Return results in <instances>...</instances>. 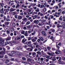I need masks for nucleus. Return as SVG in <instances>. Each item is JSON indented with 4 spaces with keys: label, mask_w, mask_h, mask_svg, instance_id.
I'll use <instances>...</instances> for the list:
<instances>
[{
    "label": "nucleus",
    "mask_w": 65,
    "mask_h": 65,
    "mask_svg": "<svg viewBox=\"0 0 65 65\" xmlns=\"http://www.w3.org/2000/svg\"><path fill=\"white\" fill-rule=\"evenodd\" d=\"M25 39V38H24L22 40V43L24 44H27L28 47H31L32 48H33V46H32V44H31V41H27L25 43L27 40L26 39Z\"/></svg>",
    "instance_id": "1"
},
{
    "label": "nucleus",
    "mask_w": 65,
    "mask_h": 65,
    "mask_svg": "<svg viewBox=\"0 0 65 65\" xmlns=\"http://www.w3.org/2000/svg\"><path fill=\"white\" fill-rule=\"evenodd\" d=\"M4 40L2 39V38H0V45L3 46H4Z\"/></svg>",
    "instance_id": "2"
},
{
    "label": "nucleus",
    "mask_w": 65,
    "mask_h": 65,
    "mask_svg": "<svg viewBox=\"0 0 65 65\" xmlns=\"http://www.w3.org/2000/svg\"><path fill=\"white\" fill-rule=\"evenodd\" d=\"M2 48L1 47H0V51H2ZM3 51H0V54H2V55H3L5 54V49L4 48H3Z\"/></svg>",
    "instance_id": "3"
},
{
    "label": "nucleus",
    "mask_w": 65,
    "mask_h": 65,
    "mask_svg": "<svg viewBox=\"0 0 65 65\" xmlns=\"http://www.w3.org/2000/svg\"><path fill=\"white\" fill-rule=\"evenodd\" d=\"M27 18H24L22 19L23 21L21 22V24L23 25V24H25L26 23L27 21Z\"/></svg>",
    "instance_id": "4"
},
{
    "label": "nucleus",
    "mask_w": 65,
    "mask_h": 65,
    "mask_svg": "<svg viewBox=\"0 0 65 65\" xmlns=\"http://www.w3.org/2000/svg\"><path fill=\"white\" fill-rule=\"evenodd\" d=\"M42 34V35L44 36H46V33L44 31H42L41 32Z\"/></svg>",
    "instance_id": "5"
},
{
    "label": "nucleus",
    "mask_w": 65,
    "mask_h": 65,
    "mask_svg": "<svg viewBox=\"0 0 65 65\" xmlns=\"http://www.w3.org/2000/svg\"><path fill=\"white\" fill-rule=\"evenodd\" d=\"M50 59L51 60H52L53 61H55L56 60V58L55 56L51 57L50 58Z\"/></svg>",
    "instance_id": "6"
},
{
    "label": "nucleus",
    "mask_w": 65,
    "mask_h": 65,
    "mask_svg": "<svg viewBox=\"0 0 65 65\" xmlns=\"http://www.w3.org/2000/svg\"><path fill=\"white\" fill-rule=\"evenodd\" d=\"M56 54H61V52L60 51L58 50H56V51L55 52Z\"/></svg>",
    "instance_id": "7"
},
{
    "label": "nucleus",
    "mask_w": 65,
    "mask_h": 65,
    "mask_svg": "<svg viewBox=\"0 0 65 65\" xmlns=\"http://www.w3.org/2000/svg\"><path fill=\"white\" fill-rule=\"evenodd\" d=\"M34 22L35 24H38L39 23V20H35L34 21Z\"/></svg>",
    "instance_id": "8"
},
{
    "label": "nucleus",
    "mask_w": 65,
    "mask_h": 65,
    "mask_svg": "<svg viewBox=\"0 0 65 65\" xmlns=\"http://www.w3.org/2000/svg\"><path fill=\"white\" fill-rule=\"evenodd\" d=\"M37 39V37H34L33 39V42H35Z\"/></svg>",
    "instance_id": "9"
},
{
    "label": "nucleus",
    "mask_w": 65,
    "mask_h": 65,
    "mask_svg": "<svg viewBox=\"0 0 65 65\" xmlns=\"http://www.w3.org/2000/svg\"><path fill=\"white\" fill-rule=\"evenodd\" d=\"M16 10V9H13V8H11L9 10L10 11V12H12V11H14L15 10Z\"/></svg>",
    "instance_id": "10"
},
{
    "label": "nucleus",
    "mask_w": 65,
    "mask_h": 65,
    "mask_svg": "<svg viewBox=\"0 0 65 65\" xmlns=\"http://www.w3.org/2000/svg\"><path fill=\"white\" fill-rule=\"evenodd\" d=\"M33 27V24H31L30 25H29L27 26V29H29L30 27L32 28Z\"/></svg>",
    "instance_id": "11"
},
{
    "label": "nucleus",
    "mask_w": 65,
    "mask_h": 65,
    "mask_svg": "<svg viewBox=\"0 0 65 65\" xmlns=\"http://www.w3.org/2000/svg\"><path fill=\"white\" fill-rule=\"evenodd\" d=\"M15 43V41H12L10 42V46H12L13 45V43Z\"/></svg>",
    "instance_id": "12"
},
{
    "label": "nucleus",
    "mask_w": 65,
    "mask_h": 65,
    "mask_svg": "<svg viewBox=\"0 0 65 65\" xmlns=\"http://www.w3.org/2000/svg\"><path fill=\"white\" fill-rule=\"evenodd\" d=\"M61 24L62 26H63V29H64L65 27V22H63L61 23Z\"/></svg>",
    "instance_id": "13"
},
{
    "label": "nucleus",
    "mask_w": 65,
    "mask_h": 65,
    "mask_svg": "<svg viewBox=\"0 0 65 65\" xmlns=\"http://www.w3.org/2000/svg\"><path fill=\"white\" fill-rule=\"evenodd\" d=\"M42 54L43 55L42 56V57H45V55L44 54V52H43V51H42L41 52Z\"/></svg>",
    "instance_id": "14"
},
{
    "label": "nucleus",
    "mask_w": 65,
    "mask_h": 65,
    "mask_svg": "<svg viewBox=\"0 0 65 65\" xmlns=\"http://www.w3.org/2000/svg\"><path fill=\"white\" fill-rule=\"evenodd\" d=\"M27 51H28L31 52V51H32V50H33L31 48L29 47L27 48Z\"/></svg>",
    "instance_id": "15"
},
{
    "label": "nucleus",
    "mask_w": 65,
    "mask_h": 65,
    "mask_svg": "<svg viewBox=\"0 0 65 65\" xmlns=\"http://www.w3.org/2000/svg\"><path fill=\"white\" fill-rule=\"evenodd\" d=\"M43 50H44V52H47V49H46V47H44V48H42Z\"/></svg>",
    "instance_id": "16"
},
{
    "label": "nucleus",
    "mask_w": 65,
    "mask_h": 65,
    "mask_svg": "<svg viewBox=\"0 0 65 65\" xmlns=\"http://www.w3.org/2000/svg\"><path fill=\"white\" fill-rule=\"evenodd\" d=\"M44 61L45 62H48L49 61V59H46L45 58L44 59Z\"/></svg>",
    "instance_id": "17"
},
{
    "label": "nucleus",
    "mask_w": 65,
    "mask_h": 65,
    "mask_svg": "<svg viewBox=\"0 0 65 65\" xmlns=\"http://www.w3.org/2000/svg\"><path fill=\"white\" fill-rule=\"evenodd\" d=\"M11 14H13V15H15L17 14V13L16 11H15L14 12H11Z\"/></svg>",
    "instance_id": "18"
},
{
    "label": "nucleus",
    "mask_w": 65,
    "mask_h": 65,
    "mask_svg": "<svg viewBox=\"0 0 65 65\" xmlns=\"http://www.w3.org/2000/svg\"><path fill=\"white\" fill-rule=\"evenodd\" d=\"M18 20H22V17L21 16H19L18 18Z\"/></svg>",
    "instance_id": "19"
},
{
    "label": "nucleus",
    "mask_w": 65,
    "mask_h": 65,
    "mask_svg": "<svg viewBox=\"0 0 65 65\" xmlns=\"http://www.w3.org/2000/svg\"><path fill=\"white\" fill-rule=\"evenodd\" d=\"M36 52H33V56L34 57L36 56Z\"/></svg>",
    "instance_id": "20"
},
{
    "label": "nucleus",
    "mask_w": 65,
    "mask_h": 65,
    "mask_svg": "<svg viewBox=\"0 0 65 65\" xmlns=\"http://www.w3.org/2000/svg\"><path fill=\"white\" fill-rule=\"evenodd\" d=\"M11 51H7V53L8 54V55H10V54H11Z\"/></svg>",
    "instance_id": "21"
},
{
    "label": "nucleus",
    "mask_w": 65,
    "mask_h": 65,
    "mask_svg": "<svg viewBox=\"0 0 65 65\" xmlns=\"http://www.w3.org/2000/svg\"><path fill=\"white\" fill-rule=\"evenodd\" d=\"M11 53L12 55H13V54H14L15 53V51H11Z\"/></svg>",
    "instance_id": "22"
},
{
    "label": "nucleus",
    "mask_w": 65,
    "mask_h": 65,
    "mask_svg": "<svg viewBox=\"0 0 65 65\" xmlns=\"http://www.w3.org/2000/svg\"><path fill=\"white\" fill-rule=\"evenodd\" d=\"M47 54L49 55H50V56H53V54L52 53H48Z\"/></svg>",
    "instance_id": "23"
},
{
    "label": "nucleus",
    "mask_w": 65,
    "mask_h": 65,
    "mask_svg": "<svg viewBox=\"0 0 65 65\" xmlns=\"http://www.w3.org/2000/svg\"><path fill=\"white\" fill-rule=\"evenodd\" d=\"M10 30H7V34H10Z\"/></svg>",
    "instance_id": "24"
},
{
    "label": "nucleus",
    "mask_w": 65,
    "mask_h": 65,
    "mask_svg": "<svg viewBox=\"0 0 65 65\" xmlns=\"http://www.w3.org/2000/svg\"><path fill=\"white\" fill-rule=\"evenodd\" d=\"M26 57L27 58H28V59H30V56L29 55H26Z\"/></svg>",
    "instance_id": "25"
},
{
    "label": "nucleus",
    "mask_w": 65,
    "mask_h": 65,
    "mask_svg": "<svg viewBox=\"0 0 65 65\" xmlns=\"http://www.w3.org/2000/svg\"><path fill=\"white\" fill-rule=\"evenodd\" d=\"M9 22H5L4 23L6 25H8L9 24Z\"/></svg>",
    "instance_id": "26"
},
{
    "label": "nucleus",
    "mask_w": 65,
    "mask_h": 65,
    "mask_svg": "<svg viewBox=\"0 0 65 65\" xmlns=\"http://www.w3.org/2000/svg\"><path fill=\"white\" fill-rule=\"evenodd\" d=\"M27 31H26L25 33L24 34V35L25 36H28V35L27 34Z\"/></svg>",
    "instance_id": "27"
},
{
    "label": "nucleus",
    "mask_w": 65,
    "mask_h": 65,
    "mask_svg": "<svg viewBox=\"0 0 65 65\" xmlns=\"http://www.w3.org/2000/svg\"><path fill=\"white\" fill-rule=\"evenodd\" d=\"M47 49L48 51H50L51 49V47H50L48 46L47 47Z\"/></svg>",
    "instance_id": "28"
},
{
    "label": "nucleus",
    "mask_w": 65,
    "mask_h": 65,
    "mask_svg": "<svg viewBox=\"0 0 65 65\" xmlns=\"http://www.w3.org/2000/svg\"><path fill=\"white\" fill-rule=\"evenodd\" d=\"M50 39H52L53 41H54V39H53L54 37H53V36H51L50 38Z\"/></svg>",
    "instance_id": "29"
},
{
    "label": "nucleus",
    "mask_w": 65,
    "mask_h": 65,
    "mask_svg": "<svg viewBox=\"0 0 65 65\" xmlns=\"http://www.w3.org/2000/svg\"><path fill=\"white\" fill-rule=\"evenodd\" d=\"M30 23V21H28L27 22L26 24V25H29Z\"/></svg>",
    "instance_id": "30"
},
{
    "label": "nucleus",
    "mask_w": 65,
    "mask_h": 65,
    "mask_svg": "<svg viewBox=\"0 0 65 65\" xmlns=\"http://www.w3.org/2000/svg\"><path fill=\"white\" fill-rule=\"evenodd\" d=\"M37 54H38L40 55H41V52H39V51H38L37 52Z\"/></svg>",
    "instance_id": "31"
},
{
    "label": "nucleus",
    "mask_w": 65,
    "mask_h": 65,
    "mask_svg": "<svg viewBox=\"0 0 65 65\" xmlns=\"http://www.w3.org/2000/svg\"><path fill=\"white\" fill-rule=\"evenodd\" d=\"M20 5H19V4H17V6L15 7L16 8H18V7H20Z\"/></svg>",
    "instance_id": "32"
},
{
    "label": "nucleus",
    "mask_w": 65,
    "mask_h": 65,
    "mask_svg": "<svg viewBox=\"0 0 65 65\" xmlns=\"http://www.w3.org/2000/svg\"><path fill=\"white\" fill-rule=\"evenodd\" d=\"M38 61H39V62H37V63H40V64H41L42 63V62H41V61H39V60H38Z\"/></svg>",
    "instance_id": "33"
},
{
    "label": "nucleus",
    "mask_w": 65,
    "mask_h": 65,
    "mask_svg": "<svg viewBox=\"0 0 65 65\" xmlns=\"http://www.w3.org/2000/svg\"><path fill=\"white\" fill-rule=\"evenodd\" d=\"M51 21H49L48 22V23H46V25H49V24H51Z\"/></svg>",
    "instance_id": "34"
},
{
    "label": "nucleus",
    "mask_w": 65,
    "mask_h": 65,
    "mask_svg": "<svg viewBox=\"0 0 65 65\" xmlns=\"http://www.w3.org/2000/svg\"><path fill=\"white\" fill-rule=\"evenodd\" d=\"M39 8H37V9L35 10V11L36 12H39Z\"/></svg>",
    "instance_id": "35"
},
{
    "label": "nucleus",
    "mask_w": 65,
    "mask_h": 65,
    "mask_svg": "<svg viewBox=\"0 0 65 65\" xmlns=\"http://www.w3.org/2000/svg\"><path fill=\"white\" fill-rule=\"evenodd\" d=\"M43 11L44 12H45L46 11V8H44L43 9Z\"/></svg>",
    "instance_id": "36"
},
{
    "label": "nucleus",
    "mask_w": 65,
    "mask_h": 65,
    "mask_svg": "<svg viewBox=\"0 0 65 65\" xmlns=\"http://www.w3.org/2000/svg\"><path fill=\"white\" fill-rule=\"evenodd\" d=\"M4 18V21H6V17L5 16H4L3 17Z\"/></svg>",
    "instance_id": "37"
},
{
    "label": "nucleus",
    "mask_w": 65,
    "mask_h": 65,
    "mask_svg": "<svg viewBox=\"0 0 65 65\" xmlns=\"http://www.w3.org/2000/svg\"><path fill=\"white\" fill-rule=\"evenodd\" d=\"M14 35L15 36H16V35H17V34H16V33H17V31H14Z\"/></svg>",
    "instance_id": "38"
},
{
    "label": "nucleus",
    "mask_w": 65,
    "mask_h": 65,
    "mask_svg": "<svg viewBox=\"0 0 65 65\" xmlns=\"http://www.w3.org/2000/svg\"><path fill=\"white\" fill-rule=\"evenodd\" d=\"M60 26H61V25H60L59 24H58L57 25V27L58 28H60Z\"/></svg>",
    "instance_id": "39"
},
{
    "label": "nucleus",
    "mask_w": 65,
    "mask_h": 65,
    "mask_svg": "<svg viewBox=\"0 0 65 65\" xmlns=\"http://www.w3.org/2000/svg\"><path fill=\"white\" fill-rule=\"evenodd\" d=\"M10 30L12 32V31H14V28H11Z\"/></svg>",
    "instance_id": "40"
},
{
    "label": "nucleus",
    "mask_w": 65,
    "mask_h": 65,
    "mask_svg": "<svg viewBox=\"0 0 65 65\" xmlns=\"http://www.w3.org/2000/svg\"><path fill=\"white\" fill-rule=\"evenodd\" d=\"M15 25H16L14 23H13L12 24V26L13 27H14L15 26Z\"/></svg>",
    "instance_id": "41"
},
{
    "label": "nucleus",
    "mask_w": 65,
    "mask_h": 65,
    "mask_svg": "<svg viewBox=\"0 0 65 65\" xmlns=\"http://www.w3.org/2000/svg\"><path fill=\"white\" fill-rule=\"evenodd\" d=\"M62 16H61L59 18V20H60V21H62Z\"/></svg>",
    "instance_id": "42"
},
{
    "label": "nucleus",
    "mask_w": 65,
    "mask_h": 65,
    "mask_svg": "<svg viewBox=\"0 0 65 65\" xmlns=\"http://www.w3.org/2000/svg\"><path fill=\"white\" fill-rule=\"evenodd\" d=\"M61 58L60 57L59 58V60H58V62H61Z\"/></svg>",
    "instance_id": "43"
},
{
    "label": "nucleus",
    "mask_w": 65,
    "mask_h": 65,
    "mask_svg": "<svg viewBox=\"0 0 65 65\" xmlns=\"http://www.w3.org/2000/svg\"><path fill=\"white\" fill-rule=\"evenodd\" d=\"M56 47H57V49L59 50V48H60V47L58 45H57L56 46Z\"/></svg>",
    "instance_id": "44"
},
{
    "label": "nucleus",
    "mask_w": 65,
    "mask_h": 65,
    "mask_svg": "<svg viewBox=\"0 0 65 65\" xmlns=\"http://www.w3.org/2000/svg\"><path fill=\"white\" fill-rule=\"evenodd\" d=\"M5 45H7V44H8V42L7 41L6 42H5Z\"/></svg>",
    "instance_id": "45"
},
{
    "label": "nucleus",
    "mask_w": 65,
    "mask_h": 65,
    "mask_svg": "<svg viewBox=\"0 0 65 65\" xmlns=\"http://www.w3.org/2000/svg\"><path fill=\"white\" fill-rule=\"evenodd\" d=\"M17 50H20L21 48H20V47H17Z\"/></svg>",
    "instance_id": "46"
},
{
    "label": "nucleus",
    "mask_w": 65,
    "mask_h": 65,
    "mask_svg": "<svg viewBox=\"0 0 65 65\" xmlns=\"http://www.w3.org/2000/svg\"><path fill=\"white\" fill-rule=\"evenodd\" d=\"M21 38V37L20 36H19V37H18L17 38V40H19V39H20Z\"/></svg>",
    "instance_id": "47"
},
{
    "label": "nucleus",
    "mask_w": 65,
    "mask_h": 65,
    "mask_svg": "<svg viewBox=\"0 0 65 65\" xmlns=\"http://www.w3.org/2000/svg\"><path fill=\"white\" fill-rule=\"evenodd\" d=\"M10 38H8L7 39H6V41H8V40H10Z\"/></svg>",
    "instance_id": "48"
},
{
    "label": "nucleus",
    "mask_w": 65,
    "mask_h": 65,
    "mask_svg": "<svg viewBox=\"0 0 65 65\" xmlns=\"http://www.w3.org/2000/svg\"><path fill=\"white\" fill-rule=\"evenodd\" d=\"M22 59H23V60H24V61H25V60H26V58H25V57H23L22 58Z\"/></svg>",
    "instance_id": "49"
},
{
    "label": "nucleus",
    "mask_w": 65,
    "mask_h": 65,
    "mask_svg": "<svg viewBox=\"0 0 65 65\" xmlns=\"http://www.w3.org/2000/svg\"><path fill=\"white\" fill-rule=\"evenodd\" d=\"M43 7H44V5H41V6L40 7V8H43Z\"/></svg>",
    "instance_id": "50"
},
{
    "label": "nucleus",
    "mask_w": 65,
    "mask_h": 65,
    "mask_svg": "<svg viewBox=\"0 0 65 65\" xmlns=\"http://www.w3.org/2000/svg\"><path fill=\"white\" fill-rule=\"evenodd\" d=\"M0 12L1 13H4V11H0Z\"/></svg>",
    "instance_id": "51"
},
{
    "label": "nucleus",
    "mask_w": 65,
    "mask_h": 65,
    "mask_svg": "<svg viewBox=\"0 0 65 65\" xmlns=\"http://www.w3.org/2000/svg\"><path fill=\"white\" fill-rule=\"evenodd\" d=\"M25 31H23L22 32H21V34H25Z\"/></svg>",
    "instance_id": "52"
},
{
    "label": "nucleus",
    "mask_w": 65,
    "mask_h": 65,
    "mask_svg": "<svg viewBox=\"0 0 65 65\" xmlns=\"http://www.w3.org/2000/svg\"><path fill=\"white\" fill-rule=\"evenodd\" d=\"M3 16H4V15H3V14H1L0 17L1 18H2V17H3Z\"/></svg>",
    "instance_id": "53"
},
{
    "label": "nucleus",
    "mask_w": 65,
    "mask_h": 65,
    "mask_svg": "<svg viewBox=\"0 0 65 65\" xmlns=\"http://www.w3.org/2000/svg\"><path fill=\"white\" fill-rule=\"evenodd\" d=\"M39 45H36V47H37V48H38V47H39Z\"/></svg>",
    "instance_id": "54"
},
{
    "label": "nucleus",
    "mask_w": 65,
    "mask_h": 65,
    "mask_svg": "<svg viewBox=\"0 0 65 65\" xmlns=\"http://www.w3.org/2000/svg\"><path fill=\"white\" fill-rule=\"evenodd\" d=\"M6 20L8 22L9 21H10V19H8V18L6 19Z\"/></svg>",
    "instance_id": "55"
},
{
    "label": "nucleus",
    "mask_w": 65,
    "mask_h": 65,
    "mask_svg": "<svg viewBox=\"0 0 65 65\" xmlns=\"http://www.w3.org/2000/svg\"><path fill=\"white\" fill-rule=\"evenodd\" d=\"M44 18L45 19H48V17H47L46 16H45Z\"/></svg>",
    "instance_id": "56"
},
{
    "label": "nucleus",
    "mask_w": 65,
    "mask_h": 65,
    "mask_svg": "<svg viewBox=\"0 0 65 65\" xmlns=\"http://www.w3.org/2000/svg\"><path fill=\"white\" fill-rule=\"evenodd\" d=\"M40 41V39H38L37 40V41L39 43Z\"/></svg>",
    "instance_id": "57"
},
{
    "label": "nucleus",
    "mask_w": 65,
    "mask_h": 65,
    "mask_svg": "<svg viewBox=\"0 0 65 65\" xmlns=\"http://www.w3.org/2000/svg\"><path fill=\"white\" fill-rule=\"evenodd\" d=\"M52 51H55L56 50V49L55 48H52Z\"/></svg>",
    "instance_id": "58"
},
{
    "label": "nucleus",
    "mask_w": 65,
    "mask_h": 65,
    "mask_svg": "<svg viewBox=\"0 0 65 65\" xmlns=\"http://www.w3.org/2000/svg\"><path fill=\"white\" fill-rule=\"evenodd\" d=\"M58 45H59V46H60L61 45V43L59 42L58 44Z\"/></svg>",
    "instance_id": "59"
},
{
    "label": "nucleus",
    "mask_w": 65,
    "mask_h": 65,
    "mask_svg": "<svg viewBox=\"0 0 65 65\" xmlns=\"http://www.w3.org/2000/svg\"><path fill=\"white\" fill-rule=\"evenodd\" d=\"M40 15L41 16V17H42L43 15V14L42 13H41Z\"/></svg>",
    "instance_id": "60"
},
{
    "label": "nucleus",
    "mask_w": 65,
    "mask_h": 65,
    "mask_svg": "<svg viewBox=\"0 0 65 65\" xmlns=\"http://www.w3.org/2000/svg\"><path fill=\"white\" fill-rule=\"evenodd\" d=\"M43 60H44V58H40V60L41 61H43Z\"/></svg>",
    "instance_id": "61"
},
{
    "label": "nucleus",
    "mask_w": 65,
    "mask_h": 65,
    "mask_svg": "<svg viewBox=\"0 0 65 65\" xmlns=\"http://www.w3.org/2000/svg\"><path fill=\"white\" fill-rule=\"evenodd\" d=\"M50 26H46V28L47 29H50Z\"/></svg>",
    "instance_id": "62"
},
{
    "label": "nucleus",
    "mask_w": 65,
    "mask_h": 65,
    "mask_svg": "<svg viewBox=\"0 0 65 65\" xmlns=\"http://www.w3.org/2000/svg\"><path fill=\"white\" fill-rule=\"evenodd\" d=\"M6 12H8V11H9V9L7 8V9H6Z\"/></svg>",
    "instance_id": "63"
},
{
    "label": "nucleus",
    "mask_w": 65,
    "mask_h": 65,
    "mask_svg": "<svg viewBox=\"0 0 65 65\" xmlns=\"http://www.w3.org/2000/svg\"><path fill=\"white\" fill-rule=\"evenodd\" d=\"M62 60L63 61H65V57H63L62 58Z\"/></svg>",
    "instance_id": "64"
}]
</instances>
